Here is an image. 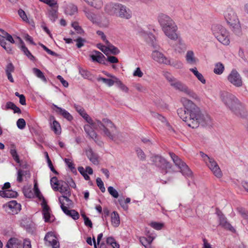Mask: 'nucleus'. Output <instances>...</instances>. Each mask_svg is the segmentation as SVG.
Returning <instances> with one entry per match:
<instances>
[{
    "label": "nucleus",
    "mask_w": 248,
    "mask_h": 248,
    "mask_svg": "<svg viewBox=\"0 0 248 248\" xmlns=\"http://www.w3.org/2000/svg\"><path fill=\"white\" fill-rule=\"evenodd\" d=\"M180 101L184 108H179L177 113L188 126L193 128H197L200 124H203L205 123L206 118L195 104L185 97L181 98Z\"/></svg>",
    "instance_id": "obj_1"
},
{
    "label": "nucleus",
    "mask_w": 248,
    "mask_h": 248,
    "mask_svg": "<svg viewBox=\"0 0 248 248\" xmlns=\"http://www.w3.org/2000/svg\"><path fill=\"white\" fill-rule=\"evenodd\" d=\"M224 16L232 31L236 35H240L242 31L240 22L234 10L231 8H227L224 13Z\"/></svg>",
    "instance_id": "obj_2"
},
{
    "label": "nucleus",
    "mask_w": 248,
    "mask_h": 248,
    "mask_svg": "<svg viewBox=\"0 0 248 248\" xmlns=\"http://www.w3.org/2000/svg\"><path fill=\"white\" fill-rule=\"evenodd\" d=\"M98 124L95 125L94 129L102 130V134L111 140H114L117 132L116 127L109 120L104 119L102 122L98 120Z\"/></svg>",
    "instance_id": "obj_3"
},
{
    "label": "nucleus",
    "mask_w": 248,
    "mask_h": 248,
    "mask_svg": "<svg viewBox=\"0 0 248 248\" xmlns=\"http://www.w3.org/2000/svg\"><path fill=\"white\" fill-rule=\"evenodd\" d=\"M83 12L87 18L93 24L104 28H108L109 26L110 23L109 18L104 13L95 14L87 8H84Z\"/></svg>",
    "instance_id": "obj_4"
},
{
    "label": "nucleus",
    "mask_w": 248,
    "mask_h": 248,
    "mask_svg": "<svg viewBox=\"0 0 248 248\" xmlns=\"http://www.w3.org/2000/svg\"><path fill=\"white\" fill-rule=\"evenodd\" d=\"M211 31L215 38L222 44L229 45L230 43V33L222 25L214 24L212 26Z\"/></svg>",
    "instance_id": "obj_5"
},
{
    "label": "nucleus",
    "mask_w": 248,
    "mask_h": 248,
    "mask_svg": "<svg viewBox=\"0 0 248 248\" xmlns=\"http://www.w3.org/2000/svg\"><path fill=\"white\" fill-rule=\"evenodd\" d=\"M60 206L62 211L67 216L72 217L74 220L79 218L78 213L74 210H69L72 207V202L66 196H62L59 198Z\"/></svg>",
    "instance_id": "obj_6"
},
{
    "label": "nucleus",
    "mask_w": 248,
    "mask_h": 248,
    "mask_svg": "<svg viewBox=\"0 0 248 248\" xmlns=\"http://www.w3.org/2000/svg\"><path fill=\"white\" fill-rule=\"evenodd\" d=\"M200 154L204 162L212 171L214 175L217 178H221L222 176V171L215 159L209 157L202 152H200Z\"/></svg>",
    "instance_id": "obj_7"
},
{
    "label": "nucleus",
    "mask_w": 248,
    "mask_h": 248,
    "mask_svg": "<svg viewBox=\"0 0 248 248\" xmlns=\"http://www.w3.org/2000/svg\"><path fill=\"white\" fill-rule=\"evenodd\" d=\"M221 98L225 105L232 111H235L240 106V102L233 94L228 92H222Z\"/></svg>",
    "instance_id": "obj_8"
},
{
    "label": "nucleus",
    "mask_w": 248,
    "mask_h": 248,
    "mask_svg": "<svg viewBox=\"0 0 248 248\" xmlns=\"http://www.w3.org/2000/svg\"><path fill=\"white\" fill-rule=\"evenodd\" d=\"M85 121L88 123V124H85L84 126V130L86 133L93 139L95 140L97 138V134L93 130L95 125L98 124V120H93L92 118L85 112L84 114L81 116Z\"/></svg>",
    "instance_id": "obj_9"
},
{
    "label": "nucleus",
    "mask_w": 248,
    "mask_h": 248,
    "mask_svg": "<svg viewBox=\"0 0 248 248\" xmlns=\"http://www.w3.org/2000/svg\"><path fill=\"white\" fill-rule=\"evenodd\" d=\"M169 154L175 165L180 169V171L182 174L186 177L191 176L192 175V172L186 164L182 161V160L174 153H170Z\"/></svg>",
    "instance_id": "obj_10"
},
{
    "label": "nucleus",
    "mask_w": 248,
    "mask_h": 248,
    "mask_svg": "<svg viewBox=\"0 0 248 248\" xmlns=\"http://www.w3.org/2000/svg\"><path fill=\"white\" fill-rule=\"evenodd\" d=\"M227 79L228 81L235 87H241L243 86L242 78L239 73L235 69H232L228 74Z\"/></svg>",
    "instance_id": "obj_11"
},
{
    "label": "nucleus",
    "mask_w": 248,
    "mask_h": 248,
    "mask_svg": "<svg viewBox=\"0 0 248 248\" xmlns=\"http://www.w3.org/2000/svg\"><path fill=\"white\" fill-rule=\"evenodd\" d=\"M170 85L176 90L184 92L190 97L195 98L197 96L195 93L189 89L185 84L178 80L176 78L170 84Z\"/></svg>",
    "instance_id": "obj_12"
},
{
    "label": "nucleus",
    "mask_w": 248,
    "mask_h": 248,
    "mask_svg": "<svg viewBox=\"0 0 248 248\" xmlns=\"http://www.w3.org/2000/svg\"><path fill=\"white\" fill-rule=\"evenodd\" d=\"M177 30L178 27L175 22L162 29V31L167 37L174 41L177 40L179 38V36L177 33Z\"/></svg>",
    "instance_id": "obj_13"
},
{
    "label": "nucleus",
    "mask_w": 248,
    "mask_h": 248,
    "mask_svg": "<svg viewBox=\"0 0 248 248\" xmlns=\"http://www.w3.org/2000/svg\"><path fill=\"white\" fill-rule=\"evenodd\" d=\"M3 207L6 212L13 215L17 214L21 209L20 204L15 200L11 201L4 204Z\"/></svg>",
    "instance_id": "obj_14"
},
{
    "label": "nucleus",
    "mask_w": 248,
    "mask_h": 248,
    "mask_svg": "<svg viewBox=\"0 0 248 248\" xmlns=\"http://www.w3.org/2000/svg\"><path fill=\"white\" fill-rule=\"evenodd\" d=\"M64 14L66 16H74L78 13V7L74 4L64 1L62 5Z\"/></svg>",
    "instance_id": "obj_15"
},
{
    "label": "nucleus",
    "mask_w": 248,
    "mask_h": 248,
    "mask_svg": "<svg viewBox=\"0 0 248 248\" xmlns=\"http://www.w3.org/2000/svg\"><path fill=\"white\" fill-rule=\"evenodd\" d=\"M151 161L157 167L162 170L170 168V164L163 157L155 155L151 157Z\"/></svg>",
    "instance_id": "obj_16"
},
{
    "label": "nucleus",
    "mask_w": 248,
    "mask_h": 248,
    "mask_svg": "<svg viewBox=\"0 0 248 248\" xmlns=\"http://www.w3.org/2000/svg\"><path fill=\"white\" fill-rule=\"evenodd\" d=\"M132 16V12L128 7L122 4H119L116 16L121 18L129 19Z\"/></svg>",
    "instance_id": "obj_17"
},
{
    "label": "nucleus",
    "mask_w": 248,
    "mask_h": 248,
    "mask_svg": "<svg viewBox=\"0 0 248 248\" xmlns=\"http://www.w3.org/2000/svg\"><path fill=\"white\" fill-rule=\"evenodd\" d=\"M41 205L42 206V214L45 221L46 222H51L54 221V217L51 214L50 208L47 205L45 199L42 201Z\"/></svg>",
    "instance_id": "obj_18"
},
{
    "label": "nucleus",
    "mask_w": 248,
    "mask_h": 248,
    "mask_svg": "<svg viewBox=\"0 0 248 248\" xmlns=\"http://www.w3.org/2000/svg\"><path fill=\"white\" fill-rule=\"evenodd\" d=\"M45 243L48 246H51L52 248H59L60 244L58 239L53 232H47L44 238Z\"/></svg>",
    "instance_id": "obj_19"
},
{
    "label": "nucleus",
    "mask_w": 248,
    "mask_h": 248,
    "mask_svg": "<svg viewBox=\"0 0 248 248\" xmlns=\"http://www.w3.org/2000/svg\"><path fill=\"white\" fill-rule=\"evenodd\" d=\"M157 21L161 29L175 22L170 16L163 13H160L158 15Z\"/></svg>",
    "instance_id": "obj_20"
},
{
    "label": "nucleus",
    "mask_w": 248,
    "mask_h": 248,
    "mask_svg": "<svg viewBox=\"0 0 248 248\" xmlns=\"http://www.w3.org/2000/svg\"><path fill=\"white\" fill-rule=\"evenodd\" d=\"M151 57L154 61L157 63L165 65L169 58L166 57L162 52L156 50L153 51Z\"/></svg>",
    "instance_id": "obj_21"
},
{
    "label": "nucleus",
    "mask_w": 248,
    "mask_h": 248,
    "mask_svg": "<svg viewBox=\"0 0 248 248\" xmlns=\"http://www.w3.org/2000/svg\"><path fill=\"white\" fill-rule=\"evenodd\" d=\"M119 3L108 2L104 8L105 13L110 16H116Z\"/></svg>",
    "instance_id": "obj_22"
},
{
    "label": "nucleus",
    "mask_w": 248,
    "mask_h": 248,
    "mask_svg": "<svg viewBox=\"0 0 248 248\" xmlns=\"http://www.w3.org/2000/svg\"><path fill=\"white\" fill-rule=\"evenodd\" d=\"M186 61L190 65L196 64L199 62L198 59L195 57L194 52L192 50L187 51L186 55Z\"/></svg>",
    "instance_id": "obj_23"
},
{
    "label": "nucleus",
    "mask_w": 248,
    "mask_h": 248,
    "mask_svg": "<svg viewBox=\"0 0 248 248\" xmlns=\"http://www.w3.org/2000/svg\"><path fill=\"white\" fill-rule=\"evenodd\" d=\"M166 65L170 66L176 69H181L183 67V64L181 61L169 57L168 58Z\"/></svg>",
    "instance_id": "obj_24"
},
{
    "label": "nucleus",
    "mask_w": 248,
    "mask_h": 248,
    "mask_svg": "<svg viewBox=\"0 0 248 248\" xmlns=\"http://www.w3.org/2000/svg\"><path fill=\"white\" fill-rule=\"evenodd\" d=\"M91 58L93 62H97L100 63H105V57L104 55L99 51H94V54L91 55Z\"/></svg>",
    "instance_id": "obj_25"
},
{
    "label": "nucleus",
    "mask_w": 248,
    "mask_h": 248,
    "mask_svg": "<svg viewBox=\"0 0 248 248\" xmlns=\"http://www.w3.org/2000/svg\"><path fill=\"white\" fill-rule=\"evenodd\" d=\"M53 106L57 108L56 111L62 115L64 118L68 121H71L73 119L72 116L65 109L60 108L54 104H53Z\"/></svg>",
    "instance_id": "obj_26"
},
{
    "label": "nucleus",
    "mask_w": 248,
    "mask_h": 248,
    "mask_svg": "<svg viewBox=\"0 0 248 248\" xmlns=\"http://www.w3.org/2000/svg\"><path fill=\"white\" fill-rule=\"evenodd\" d=\"M50 121H52V123L50 124L51 129L55 134L60 135L61 133V127L60 124L55 120L54 117L50 118Z\"/></svg>",
    "instance_id": "obj_27"
},
{
    "label": "nucleus",
    "mask_w": 248,
    "mask_h": 248,
    "mask_svg": "<svg viewBox=\"0 0 248 248\" xmlns=\"http://www.w3.org/2000/svg\"><path fill=\"white\" fill-rule=\"evenodd\" d=\"M219 225L225 229H228L230 231L233 230V228L231 225L227 221L226 218L222 215L218 214Z\"/></svg>",
    "instance_id": "obj_28"
},
{
    "label": "nucleus",
    "mask_w": 248,
    "mask_h": 248,
    "mask_svg": "<svg viewBox=\"0 0 248 248\" xmlns=\"http://www.w3.org/2000/svg\"><path fill=\"white\" fill-rule=\"evenodd\" d=\"M86 155L89 160L94 164L96 165L98 163V156L93 153L91 149H88L86 152Z\"/></svg>",
    "instance_id": "obj_29"
},
{
    "label": "nucleus",
    "mask_w": 248,
    "mask_h": 248,
    "mask_svg": "<svg viewBox=\"0 0 248 248\" xmlns=\"http://www.w3.org/2000/svg\"><path fill=\"white\" fill-rule=\"evenodd\" d=\"M58 191L66 195H70L69 187L68 184L62 181H61L58 186Z\"/></svg>",
    "instance_id": "obj_30"
},
{
    "label": "nucleus",
    "mask_w": 248,
    "mask_h": 248,
    "mask_svg": "<svg viewBox=\"0 0 248 248\" xmlns=\"http://www.w3.org/2000/svg\"><path fill=\"white\" fill-rule=\"evenodd\" d=\"M89 5L97 9H100L103 5L102 0H83Z\"/></svg>",
    "instance_id": "obj_31"
},
{
    "label": "nucleus",
    "mask_w": 248,
    "mask_h": 248,
    "mask_svg": "<svg viewBox=\"0 0 248 248\" xmlns=\"http://www.w3.org/2000/svg\"><path fill=\"white\" fill-rule=\"evenodd\" d=\"M8 248H20L21 246V242L18 239L11 238L7 244Z\"/></svg>",
    "instance_id": "obj_32"
},
{
    "label": "nucleus",
    "mask_w": 248,
    "mask_h": 248,
    "mask_svg": "<svg viewBox=\"0 0 248 248\" xmlns=\"http://www.w3.org/2000/svg\"><path fill=\"white\" fill-rule=\"evenodd\" d=\"M18 194L16 191L11 190H0V196L3 198H15Z\"/></svg>",
    "instance_id": "obj_33"
},
{
    "label": "nucleus",
    "mask_w": 248,
    "mask_h": 248,
    "mask_svg": "<svg viewBox=\"0 0 248 248\" xmlns=\"http://www.w3.org/2000/svg\"><path fill=\"white\" fill-rule=\"evenodd\" d=\"M58 7L51 8L48 11L47 16L50 20L52 22H55L58 18Z\"/></svg>",
    "instance_id": "obj_34"
},
{
    "label": "nucleus",
    "mask_w": 248,
    "mask_h": 248,
    "mask_svg": "<svg viewBox=\"0 0 248 248\" xmlns=\"http://www.w3.org/2000/svg\"><path fill=\"white\" fill-rule=\"evenodd\" d=\"M111 222L114 227H118L120 223L119 214L116 211H113L111 214Z\"/></svg>",
    "instance_id": "obj_35"
},
{
    "label": "nucleus",
    "mask_w": 248,
    "mask_h": 248,
    "mask_svg": "<svg viewBox=\"0 0 248 248\" xmlns=\"http://www.w3.org/2000/svg\"><path fill=\"white\" fill-rule=\"evenodd\" d=\"M189 70L193 73L198 79L202 84H205V79L203 77V75L198 71L196 67L190 68Z\"/></svg>",
    "instance_id": "obj_36"
},
{
    "label": "nucleus",
    "mask_w": 248,
    "mask_h": 248,
    "mask_svg": "<svg viewBox=\"0 0 248 248\" xmlns=\"http://www.w3.org/2000/svg\"><path fill=\"white\" fill-rule=\"evenodd\" d=\"M26 176L28 178L31 177V174L29 171L18 170L17 171V181L21 182L23 181V177Z\"/></svg>",
    "instance_id": "obj_37"
},
{
    "label": "nucleus",
    "mask_w": 248,
    "mask_h": 248,
    "mask_svg": "<svg viewBox=\"0 0 248 248\" xmlns=\"http://www.w3.org/2000/svg\"><path fill=\"white\" fill-rule=\"evenodd\" d=\"M225 70L224 65L220 62H217L215 65L214 72L217 75H220L222 74Z\"/></svg>",
    "instance_id": "obj_38"
},
{
    "label": "nucleus",
    "mask_w": 248,
    "mask_h": 248,
    "mask_svg": "<svg viewBox=\"0 0 248 248\" xmlns=\"http://www.w3.org/2000/svg\"><path fill=\"white\" fill-rule=\"evenodd\" d=\"M32 71L33 74L39 78H40L41 80H42L44 82L46 83L47 79L45 77L44 73L39 69L36 68H33L32 69Z\"/></svg>",
    "instance_id": "obj_39"
},
{
    "label": "nucleus",
    "mask_w": 248,
    "mask_h": 248,
    "mask_svg": "<svg viewBox=\"0 0 248 248\" xmlns=\"http://www.w3.org/2000/svg\"><path fill=\"white\" fill-rule=\"evenodd\" d=\"M21 41L20 49L24 52V53L31 60H33L34 59V56L31 53L28 49L26 47L23 42L20 39Z\"/></svg>",
    "instance_id": "obj_40"
},
{
    "label": "nucleus",
    "mask_w": 248,
    "mask_h": 248,
    "mask_svg": "<svg viewBox=\"0 0 248 248\" xmlns=\"http://www.w3.org/2000/svg\"><path fill=\"white\" fill-rule=\"evenodd\" d=\"M152 115L154 117L158 119L162 122L166 123V125L168 127V129L169 130L173 131L172 128L170 127V125L168 123V122L166 121V119L163 116L155 112H152Z\"/></svg>",
    "instance_id": "obj_41"
},
{
    "label": "nucleus",
    "mask_w": 248,
    "mask_h": 248,
    "mask_svg": "<svg viewBox=\"0 0 248 248\" xmlns=\"http://www.w3.org/2000/svg\"><path fill=\"white\" fill-rule=\"evenodd\" d=\"M154 239V237L151 236H149L147 238L141 237L140 238V241L143 246L146 247L147 245L151 244Z\"/></svg>",
    "instance_id": "obj_42"
},
{
    "label": "nucleus",
    "mask_w": 248,
    "mask_h": 248,
    "mask_svg": "<svg viewBox=\"0 0 248 248\" xmlns=\"http://www.w3.org/2000/svg\"><path fill=\"white\" fill-rule=\"evenodd\" d=\"M61 182V181H59L58 180L57 177H53L50 179V184L52 188L54 191H57L58 190V186Z\"/></svg>",
    "instance_id": "obj_43"
},
{
    "label": "nucleus",
    "mask_w": 248,
    "mask_h": 248,
    "mask_svg": "<svg viewBox=\"0 0 248 248\" xmlns=\"http://www.w3.org/2000/svg\"><path fill=\"white\" fill-rule=\"evenodd\" d=\"M106 242L108 245H110L113 248H120V246L117 243L115 239L112 237H108L107 238Z\"/></svg>",
    "instance_id": "obj_44"
},
{
    "label": "nucleus",
    "mask_w": 248,
    "mask_h": 248,
    "mask_svg": "<svg viewBox=\"0 0 248 248\" xmlns=\"http://www.w3.org/2000/svg\"><path fill=\"white\" fill-rule=\"evenodd\" d=\"M97 80L102 81L109 87L112 86L115 82V79H108L104 78H98Z\"/></svg>",
    "instance_id": "obj_45"
},
{
    "label": "nucleus",
    "mask_w": 248,
    "mask_h": 248,
    "mask_svg": "<svg viewBox=\"0 0 248 248\" xmlns=\"http://www.w3.org/2000/svg\"><path fill=\"white\" fill-rule=\"evenodd\" d=\"M40 1L48 5L52 8L58 7V2L57 0H39Z\"/></svg>",
    "instance_id": "obj_46"
},
{
    "label": "nucleus",
    "mask_w": 248,
    "mask_h": 248,
    "mask_svg": "<svg viewBox=\"0 0 248 248\" xmlns=\"http://www.w3.org/2000/svg\"><path fill=\"white\" fill-rule=\"evenodd\" d=\"M5 37L2 35H0V45L8 53H10L12 51V49L10 47H6V42L5 41Z\"/></svg>",
    "instance_id": "obj_47"
},
{
    "label": "nucleus",
    "mask_w": 248,
    "mask_h": 248,
    "mask_svg": "<svg viewBox=\"0 0 248 248\" xmlns=\"http://www.w3.org/2000/svg\"><path fill=\"white\" fill-rule=\"evenodd\" d=\"M106 45L108 46V52L110 51L112 54L114 55H117L120 53L119 49L111 44L109 42V44H107Z\"/></svg>",
    "instance_id": "obj_48"
},
{
    "label": "nucleus",
    "mask_w": 248,
    "mask_h": 248,
    "mask_svg": "<svg viewBox=\"0 0 248 248\" xmlns=\"http://www.w3.org/2000/svg\"><path fill=\"white\" fill-rule=\"evenodd\" d=\"M163 75L166 80L170 83V84L176 79L168 71L163 72Z\"/></svg>",
    "instance_id": "obj_49"
},
{
    "label": "nucleus",
    "mask_w": 248,
    "mask_h": 248,
    "mask_svg": "<svg viewBox=\"0 0 248 248\" xmlns=\"http://www.w3.org/2000/svg\"><path fill=\"white\" fill-rule=\"evenodd\" d=\"M108 190L109 194L114 198H117L119 197L118 191L113 186H109L108 188Z\"/></svg>",
    "instance_id": "obj_50"
},
{
    "label": "nucleus",
    "mask_w": 248,
    "mask_h": 248,
    "mask_svg": "<svg viewBox=\"0 0 248 248\" xmlns=\"http://www.w3.org/2000/svg\"><path fill=\"white\" fill-rule=\"evenodd\" d=\"M139 34L140 36L144 37L147 41H148V37L151 38H153L154 36L151 32L145 31L143 30H141L139 31Z\"/></svg>",
    "instance_id": "obj_51"
},
{
    "label": "nucleus",
    "mask_w": 248,
    "mask_h": 248,
    "mask_svg": "<svg viewBox=\"0 0 248 248\" xmlns=\"http://www.w3.org/2000/svg\"><path fill=\"white\" fill-rule=\"evenodd\" d=\"M150 225L156 230H160L163 227L164 224L157 222H152L150 223Z\"/></svg>",
    "instance_id": "obj_52"
},
{
    "label": "nucleus",
    "mask_w": 248,
    "mask_h": 248,
    "mask_svg": "<svg viewBox=\"0 0 248 248\" xmlns=\"http://www.w3.org/2000/svg\"><path fill=\"white\" fill-rule=\"evenodd\" d=\"M18 14L24 21L26 22V23L29 22V20L24 11L20 9L18 10Z\"/></svg>",
    "instance_id": "obj_53"
},
{
    "label": "nucleus",
    "mask_w": 248,
    "mask_h": 248,
    "mask_svg": "<svg viewBox=\"0 0 248 248\" xmlns=\"http://www.w3.org/2000/svg\"><path fill=\"white\" fill-rule=\"evenodd\" d=\"M96 181L97 185L99 187L101 192H104L106 190V189L104 186V183L101 179L99 177H98L96 178Z\"/></svg>",
    "instance_id": "obj_54"
},
{
    "label": "nucleus",
    "mask_w": 248,
    "mask_h": 248,
    "mask_svg": "<svg viewBox=\"0 0 248 248\" xmlns=\"http://www.w3.org/2000/svg\"><path fill=\"white\" fill-rule=\"evenodd\" d=\"M96 33L105 43L106 45L107 44H109V41L107 40L106 36L102 31H96Z\"/></svg>",
    "instance_id": "obj_55"
},
{
    "label": "nucleus",
    "mask_w": 248,
    "mask_h": 248,
    "mask_svg": "<svg viewBox=\"0 0 248 248\" xmlns=\"http://www.w3.org/2000/svg\"><path fill=\"white\" fill-rule=\"evenodd\" d=\"M16 125L19 129H23L25 128L26 125L25 121L24 119L20 118L17 120Z\"/></svg>",
    "instance_id": "obj_56"
},
{
    "label": "nucleus",
    "mask_w": 248,
    "mask_h": 248,
    "mask_svg": "<svg viewBox=\"0 0 248 248\" xmlns=\"http://www.w3.org/2000/svg\"><path fill=\"white\" fill-rule=\"evenodd\" d=\"M78 170L82 175V176L84 177V178L85 180H88L90 179V177L87 174L86 171H85V170L83 167H78Z\"/></svg>",
    "instance_id": "obj_57"
},
{
    "label": "nucleus",
    "mask_w": 248,
    "mask_h": 248,
    "mask_svg": "<svg viewBox=\"0 0 248 248\" xmlns=\"http://www.w3.org/2000/svg\"><path fill=\"white\" fill-rule=\"evenodd\" d=\"M81 216L84 219V223H85V225H86L87 226H89L90 228H92L93 226V224H92L91 220L88 217H87L84 214H82Z\"/></svg>",
    "instance_id": "obj_58"
},
{
    "label": "nucleus",
    "mask_w": 248,
    "mask_h": 248,
    "mask_svg": "<svg viewBox=\"0 0 248 248\" xmlns=\"http://www.w3.org/2000/svg\"><path fill=\"white\" fill-rule=\"evenodd\" d=\"M15 67L12 63H9L6 67L5 71L6 74L12 73L14 71Z\"/></svg>",
    "instance_id": "obj_59"
},
{
    "label": "nucleus",
    "mask_w": 248,
    "mask_h": 248,
    "mask_svg": "<svg viewBox=\"0 0 248 248\" xmlns=\"http://www.w3.org/2000/svg\"><path fill=\"white\" fill-rule=\"evenodd\" d=\"M3 35L5 37V38L10 42H11L12 44H14L15 43V41L13 39L12 36L7 33V32H5L4 31H3L2 32Z\"/></svg>",
    "instance_id": "obj_60"
},
{
    "label": "nucleus",
    "mask_w": 248,
    "mask_h": 248,
    "mask_svg": "<svg viewBox=\"0 0 248 248\" xmlns=\"http://www.w3.org/2000/svg\"><path fill=\"white\" fill-rule=\"evenodd\" d=\"M97 46L98 48L104 52L106 55L108 54V46L107 45V46H105L101 44H99Z\"/></svg>",
    "instance_id": "obj_61"
},
{
    "label": "nucleus",
    "mask_w": 248,
    "mask_h": 248,
    "mask_svg": "<svg viewBox=\"0 0 248 248\" xmlns=\"http://www.w3.org/2000/svg\"><path fill=\"white\" fill-rule=\"evenodd\" d=\"M72 26L73 28H74L75 29L76 31H77L78 33H80V34H81L83 33V31L81 28V27L78 26V24L77 22H73L72 24Z\"/></svg>",
    "instance_id": "obj_62"
},
{
    "label": "nucleus",
    "mask_w": 248,
    "mask_h": 248,
    "mask_svg": "<svg viewBox=\"0 0 248 248\" xmlns=\"http://www.w3.org/2000/svg\"><path fill=\"white\" fill-rule=\"evenodd\" d=\"M15 106L13 103L11 102H8L5 106H2L1 108L3 110H7L8 109H12Z\"/></svg>",
    "instance_id": "obj_63"
},
{
    "label": "nucleus",
    "mask_w": 248,
    "mask_h": 248,
    "mask_svg": "<svg viewBox=\"0 0 248 248\" xmlns=\"http://www.w3.org/2000/svg\"><path fill=\"white\" fill-rule=\"evenodd\" d=\"M137 155L138 157L142 160H145V155L144 152L140 149H137L136 150Z\"/></svg>",
    "instance_id": "obj_64"
}]
</instances>
